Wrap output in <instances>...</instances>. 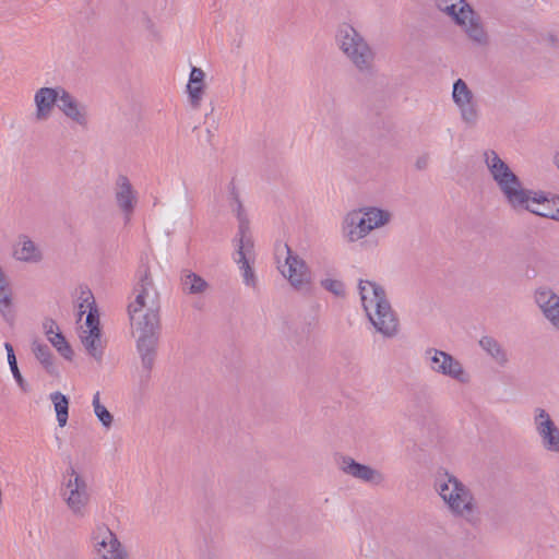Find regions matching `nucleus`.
<instances>
[{"label": "nucleus", "instance_id": "14", "mask_svg": "<svg viewBox=\"0 0 559 559\" xmlns=\"http://www.w3.org/2000/svg\"><path fill=\"white\" fill-rule=\"evenodd\" d=\"M451 99L459 111L461 121L469 128L479 121L476 96L466 81L457 79L452 84Z\"/></svg>", "mask_w": 559, "mask_h": 559}, {"label": "nucleus", "instance_id": "20", "mask_svg": "<svg viewBox=\"0 0 559 559\" xmlns=\"http://www.w3.org/2000/svg\"><path fill=\"white\" fill-rule=\"evenodd\" d=\"M12 258L25 264H39L44 261L41 246L27 235H20L12 245Z\"/></svg>", "mask_w": 559, "mask_h": 559}, {"label": "nucleus", "instance_id": "15", "mask_svg": "<svg viewBox=\"0 0 559 559\" xmlns=\"http://www.w3.org/2000/svg\"><path fill=\"white\" fill-rule=\"evenodd\" d=\"M64 92L66 88L59 85L38 87L33 95L34 119L37 122L48 121L52 117L56 106L59 107Z\"/></svg>", "mask_w": 559, "mask_h": 559}, {"label": "nucleus", "instance_id": "9", "mask_svg": "<svg viewBox=\"0 0 559 559\" xmlns=\"http://www.w3.org/2000/svg\"><path fill=\"white\" fill-rule=\"evenodd\" d=\"M59 495L66 509L75 518H84L92 501L86 475L75 466H68L61 475Z\"/></svg>", "mask_w": 559, "mask_h": 559}, {"label": "nucleus", "instance_id": "17", "mask_svg": "<svg viewBox=\"0 0 559 559\" xmlns=\"http://www.w3.org/2000/svg\"><path fill=\"white\" fill-rule=\"evenodd\" d=\"M533 300L549 326L559 333V294L548 285H539L533 292Z\"/></svg>", "mask_w": 559, "mask_h": 559}, {"label": "nucleus", "instance_id": "29", "mask_svg": "<svg viewBox=\"0 0 559 559\" xmlns=\"http://www.w3.org/2000/svg\"><path fill=\"white\" fill-rule=\"evenodd\" d=\"M4 349L7 352V361H8V365L10 367V370L12 372L14 380L16 381L19 388L23 392H26L28 390V383L26 382V380L24 379V377L22 376V373L19 369L13 347L11 346V344L5 343Z\"/></svg>", "mask_w": 559, "mask_h": 559}, {"label": "nucleus", "instance_id": "3", "mask_svg": "<svg viewBox=\"0 0 559 559\" xmlns=\"http://www.w3.org/2000/svg\"><path fill=\"white\" fill-rule=\"evenodd\" d=\"M395 219L394 211L379 203H364L344 213L340 233L348 245H357L389 229Z\"/></svg>", "mask_w": 559, "mask_h": 559}, {"label": "nucleus", "instance_id": "23", "mask_svg": "<svg viewBox=\"0 0 559 559\" xmlns=\"http://www.w3.org/2000/svg\"><path fill=\"white\" fill-rule=\"evenodd\" d=\"M115 200L119 209L130 214L136 204V191L134 190L131 181L124 175H119L115 180Z\"/></svg>", "mask_w": 559, "mask_h": 559}, {"label": "nucleus", "instance_id": "12", "mask_svg": "<svg viewBox=\"0 0 559 559\" xmlns=\"http://www.w3.org/2000/svg\"><path fill=\"white\" fill-rule=\"evenodd\" d=\"M91 547L95 559H131L117 533L105 523L94 527L91 534Z\"/></svg>", "mask_w": 559, "mask_h": 559}, {"label": "nucleus", "instance_id": "10", "mask_svg": "<svg viewBox=\"0 0 559 559\" xmlns=\"http://www.w3.org/2000/svg\"><path fill=\"white\" fill-rule=\"evenodd\" d=\"M425 358L433 373L461 385L471 384L472 372L459 357L439 348H428L425 352Z\"/></svg>", "mask_w": 559, "mask_h": 559}, {"label": "nucleus", "instance_id": "6", "mask_svg": "<svg viewBox=\"0 0 559 559\" xmlns=\"http://www.w3.org/2000/svg\"><path fill=\"white\" fill-rule=\"evenodd\" d=\"M433 490L448 512L466 522L479 515V503L473 490L455 474L444 469L433 481Z\"/></svg>", "mask_w": 559, "mask_h": 559}, {"label": "nucleus", "instance_id": "11", "mask_svg": "<svg viewBox=\"0 0 559 559\" xmlns=\"http://www.w3.org/2000/svg\"><path fill=\"white\" fill-rule=\"evenodd\" d=\"M276 263L278 272L292 287L305 289L311 284L312 276L306 262L286 243L276 248Z\"/></svg>", "mask_w": 559, "mask_h": 559}, {"label": "nucleus", "instance_id": "8", "mask_svg": "<svg viewBox=\"0 0 559 559\" xmlns=\"http://www.w3.org/2000/svg\"><path fill=\"white\" fill-rule=\"evenodd\" d=\"M334 41L338 51L357 71H371L374 62L373 49L352 23L342 22L337 25Z\"/></svg>", "mask_w": 559, "mask_h": 559}, {"label": "nucleus", "instance_id": "31", "mask_svg": "<svg viewBox=\"0 0 559 559\" xmlns=\"http://www.w3.org/2000/svg\"><path fill=\"white\" fill-rule=\"evenodd\" d=\"M33 353H34L36 359L45 367H49L52 365V355H51L50 350L45 345H40V344L34 345Z\"/></svg>", "mask_w": 559, "mask_h": 559}, {"label": "nucleus", "instance_id": "24", "mask_svg": "<svg viewBox=\"0 0 559 559\" xmlns=\"http://www.w3.org/2000/svg\"><path fill=\"white\" fill-rule=\"evenodd\" d=\"M49 402L52 407V414L56 425L59 429L63 430L69 425L70 419V399L61 391H52L49 396Z\"/></svg>", "mask_w": 559, "mask_h": 559}, {"label": "nucleus", "instance_id": "21", "mask_svg": "<svg viewBox=\"0 0 559 559\" xmlns=\"http://www.w3.org/2000/svg\"><path fill=\"white\" fill-rule=\"evenodd\" d=\"M44 334L56 352L66 361L72 364L76 359V353L70 342L63 335L59 324L53 320H45L43 324Z\"/></svg>", "mask_w": 559, "mask_h": 559}, {"label": "nucleus", "instance_id": "16", "mask_svg": "<svg viewBox=\"0 0 559 559\" xmlns=\"http://www.w3.org/2000/svg\"><path fill=\"white\" fill-rule=\"evenodd\" d=\"M234 261L239 264L242 278L246 285L254 284L253 262V239L245 226H240L237 238L234 241Z\"/></svg>", "mask_w": 559, "mask_h": 559}, {"label": "nucleus", "instance_id": "30", "mask_svg": "<svg viewBox=\"0 0 559 559\" xmlns=\"http://www.w3.org/2000/svg\"><path fill=\"white\" fill-rule=\"evenodd\" d=\"M321 286L332 293L335 296H344L345 295V285L344 283L335 277H326L321 281Z\"/></svg>", "mask_w": 559, "mask_h": 559}, {"label": "nucleus", "instance_id": "18", "mask_svg": "<svg viewBox=\"0 0 559 559\" xmlns=\"http://www.w3.org/2000/svg\"><path fill=\"white\" fill-rule=\"evenodd\" d=\"M338 467L345 475L373 486H380L384 483V474L368 464L357 462L350 456H344L338 463Z\"/></svg>", "mask_w": 559, "mask_h": 559}, {"label": "nucleus", "instance_id": "26", "mask_svg": "<svg viewBox=\"0 0 559 559\" xmlns=\"http://www.w3.org/2000/svg\"><path fill=\"white\" fill-rule=\"evenodd\" d=\"M182 289L189 295H206L211 290V285L200 275L187 271L181 277Z\"/></svg>", "mask_w": 559, "mask_h": 559}, {"label": "nucleus", "instance_id": "28", "mask_svg": "<svg viewBox=\"0 0 559 559\" xmlns=\"http://www.w3.org/2000/svg\"><path fill=\"white\" fill-rule=\"evenodd\" d=\"M13 292L7 280L0 282V314L3 319L9 320L14 313Z\"/></svg>", "mask_w": 559, "mask_h": 559}, {"label": "nucleus", "instance_id": "2", "mask_svg": "<svg viewBox=\"0 0 559 559\" xmlns=\"http://www.w3.org/2000/svg\"><path fill=\"white\" fill-rule=\"evenodd\" d=\"M159 308L158 284L153 276L146 275L141 280L134 300L129 305L131 334L145 369H151L156 358L160 328Z\"/></svg>", "mask_w": 559, "mask_h": 559}, {"label": "nucleus", "instance_id": "27", "mask_svg": "<svg viewBox=\"0 0 559 559\" xmlns=\"http://www.w3.org/2000/svg\"><path fill=\"white\" fill-rule=\"evenodd\" d=\"M91 407L93 415L99 421L102 427L105 430L111 429L115 424V416L104 403L99 392L93 394Z\"/></svg>", "mask_w": 559, "mask_h": 559}, {"label": "nucleus", "instance_id": "13", "mask_svg": "<svg viewBox=\"0 0 559 559\" xmlns=\"http://www.w3.org/2000/svg\"><path fill=\"white\" fill-rule=\"evenodd\" d=\"M211 85L210 67L204 60L190 64L186 74L185 95L193 109H199L209 94Z\"/></svg>", "mask_w": 559, "mask_h": 559}, {"label": "nucleus", "instance_id": "22", "mask_svg": "<svg viewBox=\"0 0 559 559\" xmlns=\"http://www.w3.org/2000/svg\"><path fill=\"white\" fill-rule=\"evenodd\" d=\"M59 110L71 123L75 126L84 128L88 123L90 114L87 106L81 103L67 90L59 105Z\"/></svg>", "mask_w": 559, "mask_h": 559}, {"label": "nucleus", "instance_id": "25", "mask_svg": "<svg viewBox=\"0 0 559 559\" xmlns=\"http://www.w3.org/2000/svg\"><path fill=\"white\" fill-rule=\"evenodd\" d=\"M479 348L486 353L499 366H506L509 361L508 353L492 336L483 335L477 342Z\"/></svg>", "mask_w": 559, "mask_h": 559}, {"label": "nucleus", "instance_id": "1", "mask_svg": "<svg viewBox=\"0 0 559 559\" xmlns=\"http://www.w3.org/2000/svg\"><path fill=\"white\" fill-rule=\"evenodd\" d=\"M486 169L502 194L506 203L515 212L559 222V195L526 188L511 167L493 150L483 153Z\"/></svg>", "mask_w": 559, "mask_h": 559}, {"label": "nucleus", "instance_id": "32", "mask_svg": "<svg viewBox=\"0 0 559 559\" xmlns=\"http://www.w3.org/2000/svg\"><path fill=\"white\" fill-rule=\"evenodd\" d=\"M551 163H552L554 167L557 169V171L559 173V151L554 153V155L551 157Z\"/></svg>", "mask_w": 559, "mask_h": 559}, {"label": "nucleus", "instance_id": "4", "mask_svg": "<svg viewBox=\"0 0 559 559\" xmlns=\"http://www.w3.org/2000/svg\"><path fill=\"white\" fill-rule=\"evenodd\" d=\"M357 289L362 311L374 331L386 338L397 336L400 320L384 287L374 281L360 280Z\"/></svg>", "mask_w": 559, "mask_h": 559}, {"label": "nucleus", "instance_id": "7", "mask_svg": "<svg viewBox=\"0 0 559 559\" xmlns=\"http://www.w3.org/2000/svg\"><path fill=\"white\" fill-rule=\"evenodd\" d=\"M436 8L464 34L475 47H487L490 43L489 32L480 13L468 0H435Z\"/></svg>", "mask_w": 559, "mask_h": 559}, {"label": "nucleus", "instance_id": "5", "mask_svg": "<svg viewBox=\"0 0 559 559\" xmlns=\"http://www.w3.org/2000/svg\"><path fill=\"white\" fill-rule=\"evenodd\" d=\"M76 306L80 344L86 356L100 365L105 359L106 337L100 323L99 310L90 289L85 287L79 289Z\"/></svg>", "mask_w": 559, "mask_h": 559}, {"label": "nucleus", "instance_id": "19", "mask_svg": "<svg viewBox=\"0 0 559 559\" xmlns=\"http://www.w3.org/2000/svg\"><path fill=\"white\" fill-rule=\"evenodd\" d=\"M534 426L544 449L559 453V428L550 414L543 408L535 409Z\"/></svg>", "mask_w": 559, "mask_h": 559}]
</instances>
